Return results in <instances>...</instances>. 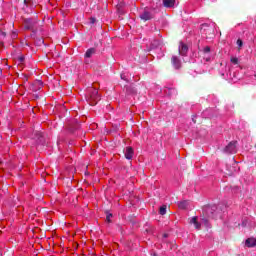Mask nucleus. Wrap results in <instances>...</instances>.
Instances as JSON below:
<instances>
[{
  "instance_id": "f257e3e1",
  "label": "nucleus",
  "mask_w": 256,
  "mask_h": 256,
  "mask_svg": "<svg viewBox=\"0 0 256 256\" xmlns=\"http://www.w3.org/2000/svg\"><path fill=\"white\" fill-rule=\"evenodd\" d=\"M211 219H217V206H206L202 210L201 221L205 227H209Z\"/></svg>"
},
{
  "instance_id": "f03ea898",
  "label": "nucleus",
  "mask_w": 256,
  "mask_h": 256,
  "mask_svg": "<svg viewBox=\"0 0 256 256\" xmlns=\"http://www.w3.org/2000/svg\"><path fill=\"white\" fill-rule=\"evenodd\" d=\"M100 100L101 98L99 96V91L95 88H90L88 90V97H87V101L89 105L95 106L97 103H99Z\"/></svg>"
},
{
  "instance_id": "7ed1b4c3",
  "label": "nucleus",
  "mask_w": 256,
  "mask_h": 256,
  "mask_svg": "<svg viewBox=\"0 0 256 256\" xmlns=\"http://www.w3.org/2000/svg\"><path fill=\"white\" fill-rule=\"evenodd\" d=\"M224 153H228V154L237 153V142H236V141L230 142V143L224 148Z\"/></svg>"
},
{
  "instance_id": "20e7f679",
  "label": "nucleus",
  "mask_w": 256,
  "mask_h": 256,
  "mask_svg": "<svg viewBox=\"0 0 256 256\" xmlns=\"http://www.w3.org/2000/svg\"><path fill=\"white\" fill-rule=\"evenodd\" d=\"M37 25V21L33 20L32 18H24V29L30 31Z\"/></svg>"
},
{
  "instance_id": "39448f33",
  "label": "nucleus",
  "mask_w": 256,
  "mask_h": 256,
  "mask_svg": "<svg viewBox=\"0 0 256 256\" xmlns=\"http://www.w3.org/2000/svg\"><path fill=\"white\" fill-rule=\"evenodd\" d=\"M34 139H36L38 145H45V136L43 135V132L35 131Z\"/></svg>"
},
{
  "instance_id": "423d86ee",
  "label": "nucleus",
  "mask_w": 256,
  "mask_h": 256,
  "mask_svg": "<svg viewBox=\"0 0 256 256\" xmlns=\"http://www.w3.org/2000/svg\"><path fill=\"white\" fill-rule=\"evenodd\" d=\"M140 19L141 21H143L144 23L147 21H151V19H153V14L147 10H144L141 14H140Z\"/></svg>"
},
{
  "instance_id": "0eeeda50",
  "label": "nucleus",
  "mask_w": 256,
  "mask_h": 256,
  "mask_svg": "<svg viewBox=\"0 0 256 256\" xmlns=\"http://www.w3.org/2000/svg\"><path fill=\"white\" fill-rule=\"evenodd\" d=\"M133 155H135V152L133 151V147L131 146L126 147V151L124 153L125 159H128V161H131V159H133Z\"/></svg>"
},
{
  "instance_id": "6e6552de",
  "label": "nucleus",
  "mask_w": 256,
  "mask_h": 256,
  "mask_svg": "<svg viewBox=\"0 0 256 256\" xmlns=\"http://www.w3.org/2000/svg\"><path fill=\"white\" fill-rule=\"evenodd\" d=\"M171 63L174 69H179L181 67V60L177 56H172Z\"/></svg>"
},
{
  "instance_id": "1a4fd4ad",
  "label": "nucleus",
  "mask_w": 256,
  "mask_h": 256,
  "mask_svg": "<svg viewBox=\"0 0 256 256\" xmlns=\"http://www.w3.org/2000/svg\"><path fill=\"white\" fill-rule=\"evenodd\" d=\"M163 6L167 9L175 7V0H163Z\"/></svg>"
},
{
  "instance_id": "9d476101",
  "label": "nucleus",
  "mask_w": 256,
  "mask_h": 256,
  "mask_svg": "<svg viewBox=\"0 0 256 256\" xmlns=\"http://www.w3.org/2000/svg\"><path fill=\"white\" fill-rule=\"evenodd\" d=\"M190 223L194 225L195 229H201V223L197 221V216L192 217Z\"/></svg>"
},
{
  "instance_id": "9b49d317",
  "label": "nucleus",
  "mask_w": 256,
  "mask_h": 256,
  "mask_svg": "<svg viewBox=\"0 0 256 256\" xmlns=\"http://www.w3.org/2000/svg\"><path fill=\"white\" fill-rule=\"evenodd\" d=\"M245 245L246 247H256V238H248Z\"/></svg>"
},
{
  "instance_id": "f8f14e48",
  "label": "nucleus",
  "mask_w": 256,
  "mask_h": 256,
  "mask_svg": "<svg viewBox=\"0 0 256 256\" xmlns=\"http://www.w3.org/2000/svg\"><path fill=\"white\" fill-rule=\"evenodd\" d=\"M95 53H96L95 48H90L86 51V53L84 54V57H86L87 59H91V57H93Z\"/></svg>"
},
{
  "instance_id": "ddd939ff",
  "label": "nucleus",
  "mask_w": 256,
  "mask_h": 256,
  "mask_svg": "<svg viewBox=\"0 0 256 256\" xmlns=\"http://www.w3.org/2000/svg\"><path fill=\"white\" fill-rule=\"evenodd\" d=\"M187 51H189V48L185 44L181 43V47L179 48L180 55H186Z\"/></svg>"
},
{
  "instance_id": "4468645a",
  "label": "nucleus",
  "mask_w": 256,
  "mask_h": 256,
  "mask_svg": "<svg viewBox=\"0 0 256 256\" xmlns=\"http://www.w3.org/2000/svg\"><path fill=\"white\" fill-rule=\"evenodd\" d=\"M178 207L179 209H187V207H189V201L184 200L182 202H179Z\"/></svg>"
},
{
  "instance_id": "2eb2a0df",
  "label": "nucleus",
  "mask_w": 256,
  "mask_h": 256,
  "mask_svg": "<svg viewBox=\"0 0 256 256\" xmlns=\"http://www.w3.org/2000/svg\"><path fill=\"white\" fill-rule=\"evenodd\" d=\"M166 213H167V205L161 206L160 209H159V214L160 215H166Z\"/></svg>"
},
{
  "instance_id": "dca6fc26",
  "label": "nucleus",
  "mask_w": 256,
  "mask_h": 256,
  "mask_svg": "<svg viewBox=\"0 0 256 256\" xmlns=\"http://www.w3.org/2000/svg\"><path fill=\"white\" fill-rule=\"evenodd\" d=\"M25 7H31L33 6V0H24Z\"/></svg>"
},
{
  "instance_id": "f3484780",
  "label": "nucleus",
  "mask_w": 256,
  "mask_h": 256,
  "mask_svg": "<svg viewBox=\"0 0 256 256\" xmlns=\"http://www.w3.org/2000/svg\"><path fill=\"white\" fill-rule=\"evenodd\" d=\"M230 61L233 63V65H239V58L237 57H232Z\"/></svg>"
},
{
  "instance_id": "a211bd4d",
  "label": "nucleus",
  "mask_w": 256,
  "mask_h": 256,
  "mask_svg": "<svg viewBox=\"0 0 256 256\" xmlns=\"http://www.w3.org/2000/svg\"><path fill=\"white\" fill-rule=\"evenodd\" d=\"M111 217H113V214L107 213V215H106V221H107V223H111Z\"/></svg>"
},
{
  "instance_id": "6ab92c4d",
  "label": "nucleus",
  "mask_w": 256,
  "mask_h": 256,
  "mask_svg": "<svg viewBox=\"0 0 256 256\" xmlns=\"http://www.w3.org/2000/svg\"><path fill=\"white\" fill-rule=\"evenodd\" d=\"M36 43H37V45L41 46V45H43V43H45V41L43 40V38H38Z\"/></svg>"
},
{
  "instance_id": "aec40b11",
  "label": "nucleus",
  "mask_w": 256,
  "mask_h": 256,
  "mask_svg": "<svg viewBox=\"0 0 256 256\" xmlns=\"http://www.w3.org/2000/svg\"><path fill=\"white\" fill-rule=\"evenodd\" d=\"M236 45H238L239 49H241V47H243V40L238 39Z\"/></svg>"
},
{
  "instance_id": "412c9836",
  "label": "nucleus",
  "mask_w": 256,
  "mask_h": 256,
  "mask_svg": "<svg viewBox=\"0 0 256 256\" xmlns=\"http://www.w3.org/2000/svg\"><path fill=\"white\" fill-rule=\"evenodd\" d=\"M203 52H204V53H211V47L206 46V47L203 49Z\"/></svg>"
},
{
  "instance_id": "4be33fe9",
  "label": "nucleus",
  "mask_w": 256,
  "mask_h": 256,
  "mask_svg": "<svg viewBox=\"0 0 256 256\" xmlns=\"http://www.w3.org/2000/svg\"><path fill=\"white\" fill-rule=\"evenodd\" d=\"M18 60H19L20 63H23V61H25V57L20 56V57H18Z\"/></svg>"
},
{
  "instance_id": "5701e85b",
  "label": "nucleus",
  "mask_w": 256,
  "mask_h": 256,
  "mask_svg": "<svg viewBox=\"0 0 256 256\" xmlns=\"http://www.w3.org/2000/svg\"><path fill=\"white\" fill-rule=\"evenodd\" d=\"M0 35H2V37H7V33L3 31L0 32Z\"/></svg>"
},
{
  "instance_id": "b1692460",
  "label": "nucleus",
  "mask_w": 256,
  "mask_h": 256,
  "mask_svg": "<svg viewBox=\"0 0 256 256\" xmlns=\"http://www.w3.org/2000/svg\"><path fill=\"white\" fill-rule=\"evenodd\" d=\"M121 79H123L124 81H127V78H125V74H121Z\"/></svg>"
},
{
  "instance_id": "393cba45",
  "label": "nucleus",
  "mask_w": 256,
  "mask_h": 256,
  "mask_svg": "<svg viewBox=\"0 0 256 256\" xmlns=\"http://www.w3.org/2000/svg\"><path fill=\"white\" fill-rule=\"evenodd\" d=\"M90 23L93 25V23H95V18H90Z\"/></svg>"
},
{
  "instance_id": "a878e982",
  "label": "nucleus",
  "mask_w": 256,
  "mask_h": 256,
  "mask_svg": "<svg viewBox=\"0 0 256 256\" xmlns=\"http://www.w3.org/2000/svg\"><path fill=\"white\" fill-rule=\"evenodd\" d=\"M164 237H165V238H167V237H169V235H167V234H164Z\"/></svg>"
},
{
  "instance_id": "bb28decb",
  "label": "nucleus",
  "mask_w": 256,
  "mask_h": 256,
  "mask_svg": "<svg viewBox=\"0 0 256 256\" xmlns=\"http://www.w3.org/2000/svg\"><path fill=\"white\" fill-rule=\"evenodd\" d=\"M192 121H193L194 123H197V121H195V119H192Z\"/></svg>"
}]
</instances>
